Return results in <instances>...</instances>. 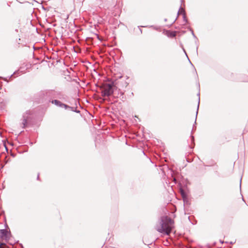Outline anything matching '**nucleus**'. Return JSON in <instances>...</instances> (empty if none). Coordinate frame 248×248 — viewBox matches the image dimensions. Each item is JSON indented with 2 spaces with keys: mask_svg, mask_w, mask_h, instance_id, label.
<instances>
[{
  "mask_svg": "<svg viewBox=\"0 0 248 248\" xmlns=\"http://www.w3.org/2000/svg\"><path fill=\"white\" fill-rule=\"evenodd\" d=\"M52 103L54 104L55 105L62 107L64 108L65 109H67L68 108H70V107L62 103L61 101L57 100H54L52 101Z\"/></svg>",
  "mask_w": 248,
  "mask_h": 248,
  "instance_id": "20e7f679",
  "label": "nucleus"
},
{
  "mask_svg": "<svg viewBox=\"0 0 248 248\" xmlns=\"http://www.w3.org/2000/svg\"><path fill=\"white\" fill-rule=\"evenodd\" d=\"M19 70H18V71H16V75L19 74Z\"/></svg>",
  "mask_w": 248,
  "mask_h": 248,
  "instance_id": "0eeeda50",
  "label": "nucleus"
},
{
  "mask_svg": "<svg viewBox=\"0 0 248 248\" xmlns=\"http://www.w3.org/2000/svg\"><path fill=\"white\" fill-rule=\"evenodd\" d=\"M10 232L4 229L0 230V243H8L11 245L12 248H14V244L10 242Z\"/></svg>",
  "mask_w": 248,
  "mask_h": 248,
  "instance_id": "7ed1b4c3",
  "label": "nucleus"
},
{
  "mask_svg": "<svg viewBox=\"0 0 248 248\" xmlns=\"http://www.w3.org/2000/svg\"><path fill=\"white\" fill-rule=\"evenodd\" d=\"M192 140H193L194 137L193 136L191 137Z\"/></svg>",
  "mask_w": 248,
  "mask_h": 248,
  "instance_id": "6e6552de",
  "label": "nucleus"
},
{
  "mask_svg": "<svg viewBox=\"0 0 248 248\" xmlns=\"http://www.w3.org/2000/svg\"><path fill=\"white\" fill-rule=\"evenodd\" d=\"M178 15L182 14V15H183L184 17H185V11H184V9L182 8H180V9L178 12Z\"/></svg>",
  "mask_w": 248,
  "mask_h": 248,
  "instance_id": "39448f33",
  "label": "nucleus"
},
{
  "mask_svg": "<svg viewBox=\"0 0 248 248\" xmlns=\"http://www.w3.org/2000/svg\"><path fill=\"white\" fill-rule=\"evenodd\" d=\"M113 84L112 83H104L101 86V94L103 97H108L111 95L113 93Z\"/></svg>",
  "mask_w": 248,
  "mask_h": 248,
  "instance_id": "f03ea898",
  "label": "nucleus"
},
{
  "mask_svg": "<svg viewBox=\"0 0 248 248\" xmlns=\"http://www.w3.org/2000/svg\"><path fill=\"white\" fill-rule=\"evenodd\" d=\"M23 124H24V126H25V124H27V120L24 119V120H23Z\"/></svg>",
  "mask_w": 248,
  "mask_h": 248,
  "instance_id": "423d86ee",
  "label": "nucleus"
},
{
  "mask_svg": "<svg viewBox=\"0 0 248 248\" xmlns=\"http://www.w3.org/2000/svg\"><path fill=\"white\" fill-rule=\"evenodd\" d=\"M174 181L175 182L176 181V179L175 178H174Z\"/></svg>",
  "mask_w": 248,
  "mask_h": 248,
  "instance_id": "1a4fd4ad",
  "label": "nucleus"
},
{
  "mask_svg": "<svg viewBox=\"0 0 248 248\" xmlns=\"http://www.w3.org/2000/svg\"><path fill=\"white\" fill-rule=\"evenodd\" d=\"M174 221L170 217L165 216L161 217L158 225L156 226V230L162 233L169 235L173 227Z\"/></svg>",
  "mask_w": 248,
  "mask_h": 248,
  "instance_id": "f257e3e1",
  "label": "nucleus"
}]
</instances>
